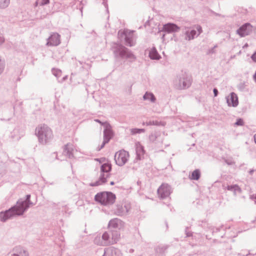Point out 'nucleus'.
Instances as JSON below:
<instances>
[{
  "mask_svg": "<svg viewBox=\"0 0 256 256\" xmlns=\"http://www.w3.org/2000/svg\"><path fill=\"white\" fill-rule=\"evenodd\" d=\"M223 189L226 190H227L229 191H231L233 192L234 194L236 196L237 193L240 194L242 192L241 188L238 184H232V185H227L226 186L223 185L222 186Z\"/></svg>",
  "mask_w": 256,
  "mask_h": 256,
  "instance_id": "obj_24",
  "label": "nucleus"
},
{
  "mask_svg": "<svg viewBox=\"0 0 256 256\" xmlns=\"http://www.w3.org/2000/svg\"><path fill=\"white\" fill-rule=\"evenodd\" d=\"M74 150L73 144L68 143L64 146L62 154L68 158H74Z\"/></svg>",
  "mask_w": 256,
  "mask_h": 256,
  "instance_id": "obj_19",
  "label": "nucleus"
},
{
  "mask_svg": "<svg viewBox=\"0 0 256 256\" xmlns=\"http://www.w3.org/2000/svg\"><path fill=\"white\" fill-rule=\"evenodd\" d=\"M172 188L167 184H162L158 189V194L161 199H164L170 196L172 193Z\"/></svg>",
  "mask_w": 256,
  "mask_h": 256,
  "instance_id": "obj_10",
  "label": "nucleus"
},
{
  "mask_svg": "<svg viewBox=\"0 0 256 256\" xmlns=\"http://www.w3.org/2000/svg\"><path fill=\"white\" fill-rule=\"evenodd\" d=\"M111 50L116 59L136 60V57L132 51L121 44L114 43Z\"/></svg>",
  "mask_w": 256,
  "mask_h": 256,
  "instance_id": "obj_1",
  "label": "nucleus"
},
{
  "mask_svg": "<svg viewBox=\"0 0 256 256\" xmlns=\"http://www.w3.org/2000/svg\"><path fill=\"white\" fill-rule=\"evenodd\" d=\"M60 36L54 32L47 39L46 45L48 46H58L60 44Z\"/></svg>",
  "mask_w": 256,
  "mask_h": 256,
  "instance_id": "obj_16",
  "label": "nucleus"
},
{
  "mask_svg": "<svg viewBox=\"0 0 256 256\" xmlns=\"http://www.w3.org/2000/svg\"><path fill=\"white\" fill-rule=\"evenodd\" d=\"M144 100H148L152 102H154L156 100V98L154 95L150 92H146L143 96Z\"/></svg>",
  "mask_w": 256,
  "mask_h": 256,
  "instance_id": "obj_28",
  "label": "nucleus"
},
{
  "mask_svg": "<svg viewBox=\"0 0 256 256\" xmlns=\"http://www.w3.org/2000/svg\"><path fill=\"white\" fill-rule=\"evenodd\" d=\"M253 77H254V79L255 82H256V72H255Z\"/></svg>",
  "mask_w": 256,
  "mask_h": 256,
  "instance_id": "obj_51",
  "label": "nucleus"
},
{
  "mask_svg": "<svg viewBox=\"0 0 256 256\" xmlns=\"http://www.w3.org/2000/svg\"><path fill=\"white\" fill-rule=\"evenodd\" d=\"M130 209V206L128 204H117L116 208L114 209V214L118 216H124L127 214Z\"/></svg>",
  "mask_w": 256,
  "mask_h": 256,
  "instance_id": "obj_14",
  "label": "nucleus"
},
{
  "mask_svg": "<svg viewBox=\"0 0 256 256\" xmlns=\"http://www.w3.org/2000/svg\"><path fill=\"white\" fill-rule=\"evenodd\" d=\"M253 196L254 197V198L255 199H256V196Z\"/></svg>",
  "mask_w": 256,
  "mask_h": 256,
  "instance_id": "obj_58",
  "label": "nucleus"
},
{
  "mask_svg": "<svg viewBox=\"0 0 256 256\" xmlns=\"http://www.w3.org/2000/svg\"><path fill=\"white\" fill-rule=\"evenodd\" d=\"M223 226H224L222 225L219 228H212V233H216V232H220V230L221 228H223Z\"/></svg>",
  "mask_w": 256,
  "mask_h": 256,
  "instance_id": "obj_40",
  "label": "nucleus"
},
{
  "mask_svg": "<svg viewBox=\"0 0 256 256\" xmlns=\"http://www.w3.org/2000/svg\"><path fill=\"white\" fill-rule=\"evenodd\" d=\"M149 25H150V21L147 20L144 24V26H149Z\"/></svg>",
  "mask_w": 256,
  "mask_h": 256,
  "instance_id": "obj_50",
  "label": "nucleus"
},
{
  "mask_svg": "<svg viewBox=\"0 0 256 256\" xmlns=\"http://www.w3.org/2000/svg\"><path fill=\"white\" fill-rule=\"evenodd\" d=\"M122 34L124 36V42L126 46H132L135 45V42L134 40V34L132 32L126 33L124 32Z\"/></svg>",
  "mask_w": 256,
  "mask_h": 256,
  "instance_id": "obj_20",
  "label": "nucleus"
},
{
  "mask_svg": "<svg viewBox=\"0 0 256 256\" xmlns=\"http://www.w3.org/2000/svg\"><path fill=\"white\" fill-rule=\"evenodd\" d=\"M116 195L110 192H101L94 196V200L102 206L112 204L116 200Z\"/></svg>",
  "mask_w": 256,
  "mask_h": 256,
  "instance_id": "obj_4",
  "label": "nucleus"
},
{
  "mask_svg": "<svg viewBox=\"0 0 256 256\" xmlns=\"http://www.w3.org/2000/svg\"><path fill=\"white\" fill-rule=\"evenodd\" d=\"M133 251H134V250H132H132H130V252H133Z\"/></svg>",
  "mask_w": 256,
  "mask_h": 256,
  "instance_id": "obj_59",
  "label": "nucleus"
},
{
  "mask_svg": "<svg viewBox=\"0 0 256 256\" xmlns=\"http://www.w3.org/2000/svg\"><path fill=\"white\" fill-rule=\"evenodd\" d=\"M40 3V6H44L50 2V0H38Z\"/></svg>",
  "mask_w": 256,
  "mask_h": 256,
  "instance_id": "obj_39",
  "label": "nucleus"
},
{
  "mask_svg": "<svg viewBox=\"0 0 256 256\" xmlns=\"http://www.w3.org/2000/svg\"><path fill=\"white\" fill-rule=\"evenodd\" d=\"M129 154L128 152L122 150L117 152L114 155L116 164L120 166L124 165L128 160Z\"/></svg>",
  "mask_w": 256,
  "mask_h": 256,
  "instance_id": "obj_8",
  "label": "nucleus"
},
{
  "mask_svg": "<svg viewBox=\"0 0 256 256\" xmlns=\"http://www.w3.org/2000/svg\"><path fill=\"white\" fill-rule=\"evenodd\" d=\"M36 134L38 138V142L42 144L49 142L52 138L51 129L46 124L40 125L36 129Z\"/></svg>",
  "mask_w": 256,
  "mask_h": 256,
  "instance_id": "obj_2",
  "label": "nucleus"
},
{
  "mask_svg": "<svg viewBox=\"0 0 256 256\" xmlns=\"http://www.w3.org/2000/svg\"><path fill=\"white\" fill-rule=\"evenodd\" d=\"M120 238L119 230H108L102 235L104 244H112L117 242Z\"/></svg>",
  "mask_w": 256,
  "mask_h": 256,
  "instance_id": "obj_6",
  "label": "nucleus"
},
{
  "mask_svg": "<svg viewBox=\"0 0 256 256\" xmlns=\"http://www.w3.org/2000/svg\"><path fill=\"white\" fill-rule=\"evenodd\" d=\"M185 234L186 237H190L192 236V232L188 231V227H186L185 229Z\"/></svg>",
  "mask_w": 256,
  "mask_h": 256,
  "instance_id": "obj_37",
  "label": "nucleus"
},
{
  "mask_svg": "<svg viewBox=\"0 0 256 256\" xmlns=\"http://www.w3.org/2000/svg\"><path fill=\"white\" fill-rule=\"evenodd\" d=\"M136 158L134 160H140L144 158V155L145 154L144 146H142L140 142H138L136 144Z\"/></svg>",
  "mask_w": 256,
  "mask_h": 256,
  "instance_id": "obj_18",
  "label": "nucleus"
},
{
  "mask_svg": "<svg viewBox=\"0 0 256 256\" xmlns=\"http://www.w3.org/2000/svg\"><path fill=\"white\" fill-rule=\"evenodd\" d=\"M52 208L56 210H58V212L60 215L62 214V215L68 214V216L71 212L69 211L70 208L68 205L64 202L54 204Z\"/></svg>",
  "mask_w": 256,
  "mask_h": 256,
  "instance_id": "obj_15",
  "label": "nucleus"
},
{
  "mask_svg": "<svg viewBox=\"0 0 256 256\" xmlns=\"http://www.w3.org/2000/svg\"><path fill=\"white\" fill-rule=\"evenodd\" d=\"M103 1L102 2V4H104V7L106 8V12L108 13V4L106 3V2L105 1L106 0H102Z\"/></svg>",
  "mask_w": 256,
  "mask_h": 256,
  "instance_id": "obj_42",
  "label": "nucleus"
},
{
  "mask_svg": "<svg viewBox=\"0 0 256 256\" xmlns=\"http://www.w3.org/2000/svg\"><path fill=\"white\" fill-rule=\"evenodd\" d=\"M78 62L80 63V64H82V62H81V61H78Z\"/></svg>",
  "mask_w": 256,
  "mask_h": 256,
  "instance_id": "obj_56",
  "label": "nucleus"
},
{
  "mask_svg": "<svg viewBox=\"0 0 256 256\" xmlns=\"http://www.w3.org/2000/svg\"><path fill=\"white\" fill-rule=\"evenodd\" d=\"M12 252V256H29L28 252L20 246L14 248Z\"/></svg>",
  "mask_w": 256,
  "mask_h": 256,
  "instance_id": "obj_23",
  "label": "nucleus"
},
{
  "mask_svg": "<svg viewBox=\"0 0 256 256\" xmlns=\"http://www.w3.org/2000/svg\"><path fill=\"white\" fill-rule=\"evenodd\" d=\"M145 132V129L144 128H132L131 129V134H140L142 132Z\"/></svg>",
  "mask_w": 256,
  "mask_h": 256,
  "instance_id": "obj_32",
  "label": "nucleus"
},
{
  "mask_svg": "<svg viewBox=\"0 0 256 256\" xmlns=\"http://www.w3.org/2000/svg\"><path fill=\"white\" fill-rule=\"evenodd\" d=\"M10 4V0H0V9L8 8Z\"/></svg>",
  "mask_w": 256,
  "mask_h": 256,
  "instance_id": "obj_29",
  "label": "nucleus"
},
{
  "mask_svg": "<svg viewBox=\"0 0 256 256\" xmlns=\"http://www.w3.org/2000/svg\"><path fill=\"white\" fill-rule=\"evenodd\" d=\"M252 26L248 22L242 24L237 30L236 33L241 38L248 36L252 32Z\"/></svg>",
  "mask_w": 256,
  "mask_h": 256,
  "instance_id": "obj_13",
  "label": "nucleus"
},
{
  "mask_svg": "<svg viewBox=\"0 0 256 256\" xmlns=\"http://www.w3.org/2000/svg\"><path fill=\"white\" fill-rule=\"evenodd\" d=\"M94 121H95V122H97L100 123L102 126H104V128L105 126H106V124H108V122H101V121H100V120H98V119H96V120H94Z\"/></svg>",
  "mask_w": 256,
  "mask_h": 256,
  "instance_id": "obj_41",
  "label": "nucleus"
},
{
  "mask_svg": "<svg viewBox=\"0 0 256 256\" xmlns=\"http://www.w3.org/2000/svg\"><path fill=\"white\" fill-rule=\"evenodd\" d=\"M108 142H108V140H104L103 142H102V144H101V146L100 147H98V150H100L101 149L104 148V146L106 145V144H108Z\"/></svg>",
  "mask_w": 256,
  "mask_h": 256,
  "instance_id": "obj_38",
  "label": "nucleus"
},
{
  "mask_svg": "<svg viewBox=\"0 0 256 256\" xmlns=\"http://www.w3.org/2000/svg\"><path fill=\"white\" fill-rule=\"evenodd\" d=\"M114 136V132L110 124H106L104 130V140H108V142Z\"/></svg>",
  "mask_w": 256,
  "mask_h": 256,
  "instance_id": "obj_21",
  "label": "nucleus"
},
{
  "mask_svg": "<svg viewBox=\"0 0 256 256\" xmlns=\"http://www.w3.org/2000/svg\"><path fill=\"white\" fill-rule=\"evenodd\" d=\"M82 8H80V10H81V12H82Z\"/></svg>",
  "mask_w": 256,
  "mask_h": 256,
  "instance_id": "obj_57",
  "label": "nucleus"
},
{
  "mask_svg": "<svg viewBox=\"0 0 256 256\" xmlns=\"http://www.w3.org/2000/svg\"><path fill=\"white\" fill-rule=\"evenodd\" d=\"M38 5L40 6V3L39 2V0H36L34 4V7H36L38 6Z\"/></svg>",
  "mask_w": 256,
  "mask_h": 256,
  "instance_id": "obj_46",
  "label": "nucleus"
},
{
  "mask_svg": "<svg viewBox=\"0 0 256 256\" xmlns=\"http://www.w3.org/2000/svg\"><path fill=\"white\" fill-rule=\"evenodd\" d=\"M167 246H158L155 248V251L156 253L163 254L165 250L167 249Z\"/></svg>",
  "mask_w": 256,
  "mask_h": 256,
  "instance_id": "obj_30",
  "label": "nucleus"
},
{
  "mask_svg": "<svg viewBox=\"0 0 256 256\" xmlns=\"http://www.w3.org/2000/svg\"><path fill=\"white\" fill-rule=\"evenodd\" d=\"M110 184L111 186H113V185H114V182H113V181L111 182H110Z\"/></svg>",
  "mask_w": 256,
  "mask_h": 256,
  "instance_id": "obj_53",
  "label": "nucleus"
},
{
  "mask_svg": "<svg viewBox=\"0 0 256 256\" xmlns=\"http://www.w3.org/2000/svg\"><path fill=\"white\" fill-rule=\"evenodd\" d=\"M108 249L110 254V256H122V254L118 248L111 247Z\"/></svg>",
  "mask_w": 256,
  "mask_h": 256,
  "instance_id": "obj_27",
  "label": "nucleus"
},
{
  "mask_svg": "<svg viewBox=\"0 0 256 256\" xmlns=\"http://www.w3.org/2000/svg\"><path fill=\"white\" fill-rule=\"evenodd\" d=\"M213 92H214V97L217 96L218 94V89L216 88H214L213 89Z\"/></svg>",
  "mask_w": 256,
  "mask_h": 256,
  "instance_id": "obj_43",
  "label": "nucleus"
},
{
  "mask_svg": "<svg viewBox=\"0 0 256 256\" xmlns=\"http://www.w3.org/2000/svg\"><path fill=\"white\" fill-rule=\"evenodd\" d=\"M180 30V27L174 23L168 22L163 25L162 29L158 28V32H164L168 34L176 32Z\"/></svg>",
  "mask_w": 256,
  "mask_h": 256,
  "instance_id": "obj_12",
  "label": "nucleus"
},
{
  "mask_svg": "<svg viewBox=\"0 0 256 256\" xmlns=\"http://www.w3.org/2000/svg\"><path fill=\"white\" fill-rule=\"evenodd\" d=\"M4 41L3 37L0 36V44H2Z\"/></svg>",
  "mask_w": 256,
  "mask_h": 256,
  "instance_id": "obj_48",
  "label": "nucleus"
},
{
  "mask_svg": "<svg viewBox=\"0 0 256 256\" xmlns=\"http://www.w3.org/2000/svg\"><path fill=\"white\" fill-rule=\"evenodd\" d=\"M160 122L157 120H150L148 122H144V124H146V126H159Z\"/></svg>",
  "mask_w": 256,
  "mask_h": 256,
  "instance_id": "obj_31",
  "label": "nucleus"
},
{
  "mask_svg": "<svg viewBox=\"0 0 256 256\" xmlns=\"http://www.w3.org/2000/svg\"><path fill=\"white\" fill-rule=\"evenodd\" d=\"M179 89H185L190 86L192 83L191 78L186 72H182L178 74L176 80Z\"/></svg>",
  "mask_w": 256,
  "mask_h": 256,
  "instance_id": "obj_7",
  "label": "nucleus"
},
{
  "mask_svg": "<svg viewBox=\"0 0 256 256\" xmlns=\"http://www.w3.org/2000/svg\"><path fill=\"white\" fill-rule=\"evenodd\" d=\"M254 140L255 143L256 144V134H254Z\"/></svg>",
  "mask_w": 256,
  "mask_h": 256,
  "instance_id": "obj_54",
  "label": "nucleus"
},
{
  "mask_svg": "<svg viewBox=\"0 0 256 256\" xmlns=\"http://www.w3.org/2000/svg\"><path fill=\"white\" fill-rule=\"evenodd\" d=\"M254 170V169L250 170L248 172V173L250 175H252Z\"/></svg>",
  "mask_w": 256,
  "mask_h": 256,
  "instance_id": "obj_49",
  "label": "nucleus"
},
{
  "mask_svg": "<svg viewBox=\"0 0 256 256\" xmlns=\"http://www.w3.org/2000/svg\"><path fill=\"white\" fill-rule=\"evenodd\" d=\"M156 138H157V134L156 132L152 133L149 136V140L152 142H154V141H155L156 140Z\"/></svg>",
  "mask_w": 256,
  "mask_h": 256,
  "instance_id": "obj_35",
  "label": "nucleus"
},
{
  "mask_svg": "<svg viewBox=\"0 0 256 256\" xmlns=\"http://www.w3.org/2000/svg\"><path fill=\"white\" fill-rule=\"evenodd\" d=\"M52 72L53 73V74L57 78L60 77L61 75V70H56L55 68H52Z\"/></svg>",
  "mask_w": 256,
  "mask_h": 256,
  "instance_id": "obj_33",
  "label": "nucleus"
},
{
  "mask_svg": "<svg viewBox=\"0 0 256 256\" xmlns=\"http://www.w3.org/2000/svg\"><path fill=\"white\" fill-rule=\"evenodd\" d=\"M122 222V221L118 218L110 220L108 224V230H119Z\"/></svg>",
  "mask_w": 256,
  "mask_h": 256,
  "instance_id": "obj_22",
  "label": "nucleus"
},
{
  "mask_svg": "<svg viewBox=\"0 0 256 256\" xmlns=\"http://www.w3.org/2000/svg\"><path fill=\"white\" fill-rule=\"evenodd\" d=\"M251 58L254 62H256V51L252 55Z\"/></svg>",
  "mask_w": 256,
  "mask_h": 256,
  "instance_id": "obj_44",
  "label": "nucleus"
},
{
  "mask_svg": "<svg viewBox=\"0 0 256 256\" xmlns=\"http://www.w3.org/2000/svg\"><path fill=\"white\" fill-rule=\"evenodd\" d=\"M110 256V252H109L108 249V248L106 250L104 251V252L102 256Z\"/></svg>",
  "mask_w": 256,
  "mask_h": 256,
  "instance_id": "obj_45",
  "label": "nucleus"
},
{
  "mask_svg": "<svg viewBox=\"0 0 256 256\" xmlns=\"http://www.w3.org/2000/svg\"><path fill=\"white\" fill-rule=\"evenodd\" d=\"M112 164L109 162H105L100 166V174L98 179L94 182H90L89 186H97L102 185L107 182V178H109L108 174L112 170Z\"/></svg>",
  "mask_w": 256,
  "mask_h": 256,
  "instance_id": "obj_3",
  "label": "nucleus"
},
{
  "mask_svg": "<svg viewBox=\"0 0 256 256\" xmlns=\"http://www.w3.org/2000/svg\"><path fill=\"white\" fill-rule=\"evenodd\" d=\"M217 47H218V46L216 44L215 45L213 48H212L208 50L206 54H214L216 52L214 49Z\"/></svg>",
  "mask_w": 256,
  "mask_h": 256,
  "instance_id": "obj_36",
  "label": "nucleus"
},
{
  "mask_svg": "<svg viewBox=\"0 0 256 256\" xmlns=\"http://www.w3.org/2000/svg\"><path fill=\"white\" fill-rule=\"evenodd\" d=\"M196 30H188L185 32L186 40H193L196 36H199L202 32V28L200 25L195 26Z\"/></svg>",
  "mask_w": 256,
  "mask_h": 256,
  "instance_id": "obj_11",
  "label": "nucleus"
},
{
  "mask_svg": "<svg viewBox=\"0 0 256 256\" xmlns=\"http://www.w3.org/2000/svg\"><path fill=\"white\" fill-rule=\"evenodd\" d=\"M235 56H235V55L232 56H230V59L234 58H235Z\"/></svg>",
  "mask_w": 256,
  "mask_h": 256,
  "instance_id": "obj_55",
  "label": "nucleus"
},
{
  "mask_svg": "<svg viewBox=\"0 0 256 256\" xmlns=\"http://www.w3.org/2000/svg\"><path fill=\"white\" fill-rule=\"evenodd\" d=\"M30 194H27L24 199H19L16 204V206L22 212H24V214L30 208V206L34 204L30 201Z\"/></svg>",
  "mask_w": 256,
  "mask_h": 256,
  "instance_id": "obj_9",
  "label": "nucleus"
},
{
  "mask_svg": "<svg viewBox=\"0 0 256 256\" xmlns=\"http://www.w3.org/2000/svg\"><path fill=\"white\" fill-rule=\"evenodd\" d=\"M149 57L152 60H158L160 58V55L155 48H152L149 52Z\"/></svg>",
  "mask_w": 256,
  "mask_h": 256,
  "instance_id": "obj_25",
  "label": "nucleus"
},
{
  "mask_svg": "<svg viewBox=\"0 0 256 256\" xmlns=\"http://www.w3.org/2000/svg\"><path fill=\"white\" fill-rule=\"evenodd\" d=\"M24 212H22L15 204L8 210L0 212V220L2 222H6L8 219L22 216Z\"/></svg>",
  "mask_w": 256,
  "mask_h": 256,
  "instance_id": "obj_5",
  "label": "nucleus"
},
{
  "mask_svg": "<svg viewBox=\"0 0 256 256\" xmlns=\"http://www.w3.org/2000/svg\"><path fill=\"white\" fill-rule=\"evenodd\" d=\"M244 125V122L242 118H238L234 123V126H242Z\"/></svg>",
  "mask_w": 256,
  "mask_h": 256,
  "instance_id": "obj_34",
  "label": "nucleus"
},
{
  "mask_svg": "<svg viewBox=\"0 0 256 256\" xmlns=\"http://www.w3.org/2000/svg\"><path fill=\"white\" fill-rule=\"evenodd\" d=\"M14 109L15 110V106H14Z\"/></svg>",
  "mask_w": 256,
  "mask_h": 256,
  "instance_id": "obj_60",
  "label": "nucleus"
},
{
  "mask_svg": "<svg viewBox=\"0 0 256 256\" xmlns=\"http://www.w3.org/2000/svg\"><path fill=\"white\" fill-rule=\"evenodd\" d=\"M164 36H165V34H163L162 36V38L163 40H164Z\"/></svg>",
  "mask_w": 256,
  "mask_h": 256,
  "instance_id": "obj_52",
  "label": "nucleus"
},
{
  "mask_svg": "<svg viewBox=\"0 0 256 256\" xmlns=\"http://www.w3.org/2000/svg\"><path fill=\"white\" fill-rule=\"evenodd\" d=\"M106 158H96V161H98L100 163H102V162H104Z\"/></svg>",
  "mask_w": 256,
  "mask_h": 256,
  "instance_id": "obj_47",
  "label": "nucleus"
},
{
  "mask_svg": "<svg viewBox=\"0 0 256 256\" xmlns=\"http://www.w3.org/2000/svg\"><path fill=\"white\" fill-rule=\"evenodd\" d=\"M226 102L229 106L236 107L238 104V97L234 92L230 94V95L226 96Z\"/></svg>",
  "mask_w": 256,
  "mask_h": 256,
  "instance_id": "obj_17",
  "label": "nucleus"
},
{
  "mask_svg": "<svg viewBox=\"0 0 256 256\" xmlns=\"http://www.w3.org/2000/svg\"><path fill=\"white\" fill-rule=\"evenodd\" d=\"M201 176V172L199 169L194 170L192 174L190 176V178L192 180H198L200 179Z\"/></svg>",
  "mask_w": 256,
  "mask_h": 256,
  "instance_id": "obj_26",
  "label": "nucleus"
}]
</instances>
